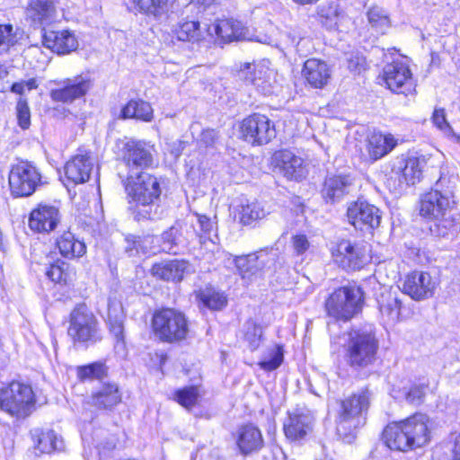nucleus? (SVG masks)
<instances>
[{"mask_svg": "<svg viewBox=\"0 0 460 460\" xmlns=\"http://www.w3.org/2000/svg\"><path fill=\"white\" fill-rule=\"evenodd\" d=\"M136 220H158L164 217L159 180L149 173L129 174L125 186Z\"/></svg>", "mask_w": 460, "mask_h": 460, "instance_id": "f257e3e1", "label": "nucleus"}, {"mask_svg": "<svg viewBox=\"0 0 460 460\" xmlns=\"http://www.w3.org/2000/svg\"><path fill=\"white\" fill-rule=\"evenodd\" d=\"M429 418L416 413L389 423L383 431V440L392 450L407 452L425 446L430 439Z\"/></svg>", "mask_w": 460, "mask_h": 460, "instance_id": "f03ea898", "label": "nucleus"}, {"mask_svg": "<svg viewBox=\"0 0 460 460\" xmlns=\"http://www.w3.org/2000/svg\"><path fill=\"white\" fill-rule=\"evenodd\" d=\"M371 399L370 390L363 387L341 401L336 429L343 442L352 443L357 430L366 424Z\"/></svg>", "mask_w": 460, "mask_h": 460, "instance_id": "7ed1b4c3", "label": "nucleus"}, {"mask_svg": "<svg viewBox=\"0 0 460 460\" xmlns=\"http://www.w3.org/2000/svg\"><path fill=\"white\" fill-rule=\"evenodd\" d=\"M458 184L457 176L441 173L434 188L420 198V216L428 219L446 222L455 204V190Z\"/></svg>", "mask_w": 460, "mask_h": 460, "instance_id": "20e7f679", "label": "nucleus"}, {"mask_svg": "<svg viewBox=\"0 0 460 460\" xmlns=\"http://www.w3.org/2000/svg\"><path fill=\"white\" fill-rule=\"evenodd\" d=\"M344 348L347 364L351 368L361 370L374 365L379 349L375 328L372 325H365L351 329Z\"/></svg>", "mask_w": 460, "mask_h": 460, "instance_id": "39448f33", "label": "nucleus"}, {"mask_svg": "<svg viewBox=\"0 0 460 460\" xmlns=\"http://www.w3.org/2000/svg\"><path fill=\"white\" fill-rule=\"evenodd\" d=\"M364 293L356 286L335 289L325 301L327 315L337 322H349L362 310Z\"/></svg>", "mask_w": 460, "mask_h": 460, "instance_id": "423d86ee", "label": "nucleus"}, {"mask_svg": "<svg viewBox=\"0 0 460 460\" xmlns=\"http://www.w3.org/2000/svg\"><path fill=\"white\" fill-rule=\"evenodd\" d=\"M152 329L161 341L174 343L187 338L189 322L181 311L163 307L155 311L152 317Z\"/></svg>", "mask_w": 460, "mask_h": 460, "instance_id": "0eeeda50", "label": "nucleus"}, {"mask_svg": "<svg viewBox=\"0 0 460 460\" xmlns=\"http://www.w3.org/2000/svg\"><path fill=\"white\" fill-rule=\"evenodd\" d=\"M35 402V394L29 385L13 381L0 389V410L16 419L30 416Z\"/></svg>", "mask_w": 460, "mask_h": 460, "instance_id": "6e6552de", "label": "nucleus"}, {"mask_svg": "<svg viewBox=\"0 0 460 460\" xmlns=\"http://www.w3.org/2000/svg\"><path fill=\"white\" fill-rule=\"evenodd\" d=\"M67 333L75 342L95 343L101 341L97 318L85 304L77 305L70 313Z\"/></svg>", "mask_w": 460, "mask_h": 460, "instance_id": "1a4fd4ad", "label": "nucleus"}, {"mask_svg": "<svg viewBox=\"0 0 460 460\" xmlns=\"http://www.w3.org/2000/svg\"><path fill=\"white\" fill-rule=\"evenodd\" d=\"M331 251L335 262L345 270H359L371 261L370 245L363 241L343 239Z\"/></svg>", "mask_w": 460, "mask_h": 460, "instance_id": "9d476101", "label": "nucleus"}, {"mask_svg": "<svg viewBox=\"0 0 460 460\" xmlns=\"http://www.w3.org/2000/svg\"><path fill=\"white\" fill-rule=\"evenodd\" d=\"M45 181L37 167L30 163L13 165L9 173V185L14 197H29Z\"/></svg>", "mask_w": 460, "mask_h": 460, "instance_id": "9b49d317", "label": "nucleus"}, {"mask_svg": "<svg viewBox=\"0 0 460 460\" xmlns=\"http://www.w3.org/2000/svg\"><path fill=\"white\" fill-rule=\"evenodd\" d=\"M241 134L247 143L262 146L276 137V129L274 123L266 115L253 113L242 121Z\"/></svg>", "mask_w": 460, "mask_h": 460, "instance_id": "f8f14e48", "label": "nucleus"}, {"mask_svg": "<svg viewBox=\"0 0 460 460\" xmlns=\"http://www.w3.org/2000/svg\"><path fill=\"white\" fill-rule=\"evenodd\" d=\"M382 76L386 87L394 93L408 95L415 88L412 73L403 61L395 60L386 64Z\"/></svg>", "mask_w": 460, "mask_h": 460, "instance_id": "ddd939ff", "label": "nucleus"}, {"mask_svg": "<svg viewBox=\"0 0 460 460\" xmlns=\"http://www.w3.org/2000/svg\"><path fill=\"white\" fill-rule=\"evenodd\" d=\"M153 146L145 141L129 140L123 147L122 159L128 168L129 174L144 173L142 171L154 164Z\"/></svg>", "mask_w": 460, "mask_h": 460, "instance_id": "4468645a", "label": "nucleus"}, {"mask_svg": "<svg viewBox=\"0 0 460 460\" xmlns=\"http://www.w3.org/2000/svg\"><path fill=\"white\" fill-rule=\"evenodd\" d=\"M240 80L252 84L257 92L269 96L275 92L276 81L273 71L261 64L244 63L237 74Z\"/></svg>", "mask_w": 460, "mask_h": 460, "instance_id": "2eb2a0df", "label": "nucleus"}, {"mask_svg": "<svg viewBox=\"0 0 460 460\" xmlns=\"http://www.w3.org/2000/svg\"><path fill=\"white\" fill-rule=\"evenodd\" d=\"M347 217L349 223L356 229L371 231L379 226L382 213L376 206L358 199L349 205Z\"/></svg>", "mask_w": 460, "mask_h": 460, "instance_id": "dca6fc26", "label": "nucleus"}, {"mask_svg": "<svg viewBox=\"0 0 460 460\" xmlns=\"http://www.w3.org/2000/svg\"><path fill=\"white\" fill-rule=\"evenodd\" d=\"M58 84L59 87L52 89L49 93L51 100L58 102L72 103L86 95L93 86V82L88 75H79L66 78Z\"/></svg>", "mask_w": 460, "mask_h": 460, "instance_id": "f3484780", "label": "nucleus"}, {"mask_svg": "<svg viewBox=\"0 0 460 460\" xmlns=\"http://www.w3.org/2000/svg\"><path fill=\"white\" fill-rule=\"evenodd\" d=\"M272 261H274V258H270L267 249L246 255L235 256L234 260L239 275L247 281H252L258 276H262L268 263Z\"/></svg>", "mask_w": 460, "mask_h": 460, "instance_id": "a211bd4d", "label": "nucleus"}, {"mask_svg": "<svg viewBox=\"0 0 460 460\" xmlns=\"http://www.w3.org/2000/svg\"><path fill=\"white\" fill-rule=\"evenodd\" d=\"M436 281L426 271L414 270L405 276L402 292L416 301L424 300L434 295Z\"/></svg>", "mask_w": 460, "mask_h": 460, "instance_id": "6ab92c4d", "label": "nucleus"}, {"mask_svg": "<svg viewBox=\"0 0 460 460\" xmlns=\"http://www.w3.org/2000/svg\"><path fill=\"white\" fill-rule=\"evenodd\" d=\"M61 219V214L58 207L40 203L29 215V227L36 233H49L54 231Z\"/></svg>", "mask_w": 460, "mask_h": 460, "instance_id": "aec40b11", "label": "nucleus"}, {"mask_svg": "<svg viewBox=\"0 0 460 460\" xmlns=\"http://www.w3.org/2000/svg\"><path fill=\"white\" fill-rule=\"evenodd\" d=\"M124 322L125 314L122 305L117 301L109 300L107 324L115 341L114 350L119 357H125L127 354Z\"/></svg>", "mask_w": 460, "mask_h": 460, "instance_id": "412c9836", "label": "nucleus"}, {"mask_svg": "<svg viewBox=\"0 0 460 460\" xmlns=\"http://www.w3.org/2000/svg\"><path fill=\"white\" fill-rule=\"evenodd\" d=\"M43 46L58 55H66L78 48L75 33L69 30L53 31L42 28Z\"/></svg>", "mask_w": 460, "mask_h": 460, "instance_id": "4be33fe9", "label": "nucleus"}, {"mask_svg": "<svg viewBox=\"0 0 460 460\" xmlns=\"http://www.w3.org/2000/svg\"><path fill=\"white\" fill-rule=\"evenodd\" d=\"M121 400L122 394L118 384L108 382L93 390L86 403L99 411H111L121 402Z\"/></svg>", "mask_w": 460, "mask_h": 460, "instance_id": "5701e85b", "label": "nucleus"}, {"mask_svg": "<svg viewBox=\"0 0 460 460\" xmlns=\"http://www.w3.org/2000/svg\"><path fill=\"white\" fill-rule=\"evenodd\" d=\"M354 178L350 174H333L325 178L322 195L326 202L335 203L350 192Z\"/></svg>", "mask_w": 460, "mask_h": 460, "instance_id": "b1692460", "label": "nucleus"}, {"mask_svg": "<svg viewBox=\"0 0 460 460\" xmlns=\"http://www.w3.org/2000/svg\"><path fill=\"white\" fill-rule=\"evenodd\" d=\"M245 31L243 23L233 18L217 20L207 27L208 35L216 36L224 43L244 39Z\"/></svg>", "mask_w": 460, "mask_h": 460, "instance_id": "393cba45", "label": "nucleus"}, {"mask_svg": "<svg viewBox=\"0 0 460 460\" xmlns=\"http://www.w3.org/2000/svg\"><path fill=\"white\" fill-rule=\"evenodd\" d=\"M428 159L424 155L408 156L398 162V166L394 168V172L399 174V181L406 185H414L419 182L422 177V172L426 167Z\"/></svg>", "mask_w": 460, "mask_h": 460, "instance_id": "a878e982", "label": "nucleus"}, {"mask_svg": "<svg viewBox=\"0 0 460 460\" xmlns=\"http://www.w3.org/2000/svg\"><path fill=\"white\" fill-rule=\"evenodd\" d=\"M273 163L287 179L299 181L304 177L303 159L289 150L276 152Z\"/></svg>", "mask_w": 460, "mask_h": 460, "instance_id": "bb28decb", "label": "nucleus"}, {"mask_svg": "<svg viewBox=\"0 0 460 460\" xmlns=\"http://www.w3.org/2000/svg\"><path fill=\"white\" fill-rule=\"evenodd\" d=\"M302 75L311 87L322 89L327 85L332 70L325 61L310 58L304 63Z\"/></svg>", "mask_w": 460, "mask_h": 460, "instance_id": "cd10ccee", "label": "nucleus"}, {"mask_svg": "<svg viewBox=\"0 0 460 460\" xmlns=\"http://www.w3.org/2000/svg\"><path fill=\"white\" fill-rule=\"evenodd\" d=\"M313 421L309 413L298 410L289 412L284 422V433L290 440L302 439L312 430Z\"/></svg>", "mask_w": 460, "mask_h": 460, "instance_id": "c85d7f7f", "label": "nucleus"}, {"mask_svg": "<svg viewBox=\"0 0 460 460\" xmlns=\"http://www.w3.org/2000/svg\"><path fill=\"white\" fill-rule=\"evenodd\" d=\"M93 164L88 154L73 156L65 165L66 179L74 184L84 183L90 179Z\"/></svg>", "mask_w": 460, "mask_h": 460, "instance_id": "c756f323", "label": "nucleus"}, {"mask_svg": "<svg viewBox=\"0 0 460 460\" xmlns=\"http://www.w3.org/2000/svg\"><path fill=\"white\" fill-rule=\"evenodd\" d=\"M162 252L168 254H180L189 244V241L183 234L182 226L176 222L159 236Z\"/></svg>", "mask_w": 460, "mask_h": 460, "instance_id": "7c9ffc66", "label": "nucleus"}, {"mask_svg": "<svg viewBox=\"0 0 460 460\" xmlns=\"http://www.w3.org/2000/svg\"><path fill=\"white\" fill-rule=\"evenodd\" d=\"M189 268L190 263L185 260H172L154 264L151 274L163 280L180 282L189 272Z\"/></svg>", "mask_w": 460, "mask_h": 460, "instance_id": "2f4dec72", "label": "nucleus"}, {"mask_svg": "<svg viewBox=\"0 0 460 460\" xmlns=\"http://www.w3.org/2000/svg\"><path fill=\"white\" fill-rule=\"evenodd\" d=\"M236 444L243 455L259 451L264 445L262 434L253 424H245L237 431Z\"/></svg>", "mask_w": 460, "mask_h": 460, "instance_id": "473e14b6", "label": "nucleus"}, {"mask_svg": "<svg viewBox=\"0 0 460 460\" xmlns=\"http://www.w3.org/2000/svg\"><path fill=\"white\" fill-rule=\"evenodd\" d=\"M59 253L66 259L72 260L84 256L86 245L83 240L76 237L70 230L64 231L56 240Z\"/></svg>", "mask_w": 460, "mask_h": 460, "instance_id": "72a5a7b5", "label": "nucleus"}, {"mask_svg": "<svg viewBox=\"0 0 460 460\" xmlns=\"http://www.w3.org/2000/svg\"><path fill=\"white\" fill-rule=\"evenodd\" d=\"M27 16L35 24H49L55 20V4L52 0H31L27 7Z\"/></svg>", "mask_w": 460, "mask_h": 460, "instance_id": "f704fd0d", "label": "nucleus"}, {"mask_svg": "<svg viewBox=\"0 0 460 460\" xmlns=\"http://www.w3.org/2000/svg\"><path fill=\"white\" fill-rule=\"evenodd\" d=\"M119 119H135L145 122L153 119V108L142 99H131L122 106L118 116Z\"/></svg>", "mask_w": 460, "mask_h": 460, "instance_id": "c9c22d12", "label": "nucleus"}, {"mask_svg": "<svg viewBox=\"0 0 460 460\" xmlns=\"http://www.w3.org/2000/svg\"><path fill=\"white\" fill-rule=\"evenodd\" d=\"M379 312L387 323H395L400 316L402 300L398 297L397 292L387 291L382 293L377 300Z\"/></svg>", "mask_w": 460, "mask_h": 460, "instance_id": "e433bc0d", "label": "nucleus"}, {"mask_svg": "<svg viewBox=\"0 0 460 460\" xmlns=\"http://www.w3.org/2000/svg\"><path fill=\"white\" fill-rule=\"evenodd\" d=\"M397 146V139L392 134L375 133L368 140V153L373 160H378L389 154Z\"/></svg>", "mask_w": 460, "mask_h": 460, "instance_id": "4c0bfd02", "label": "nucleus"}, {"mask_svg": "<svg viewBox=\"0 0 460 460\" xmlns=\"http://www.w3.org/2000/svg\"><path fill=\"white\" fill-rule=\"evenodd\" d=\"M31 435L35 447L40 453L49 454L62 448V440L58 438L57 434L52 429H34L31 431Z\"/></svg>", "mask_w": 460, "mask_h": 460, "instance_id": "58836bf2", "label": "nucleus"}, {"mask_svg": "<svg viewBox=\"0 0 460 460\" xmlns=\"http://www.w3.org/2000/svg\"><path fill=\"white\" fill-rule=\"evenodd\" d=\"M131 4L132 12L158 19L166 13L168 0H131Z\"/></svg>", "mask_w": 460, "mask_h": 460, "instance_id": "ea45409f", "label": "nucleus"}, {"mask_svg": "<svg viewBox=\"0 0 460 460\" xmlns=\"http://www.w3.org/2000/svg\"><path fill=\"white\" fill-rule=\"evenodd\" d=\"M76 375L81 382L102 380L108 375V367L104 363L95 361L77 367Z\"/></svg>", "mask_w": 460, "mask_h": 460, "instance_id": "a19ab883", "label": "nucleus"}, {"mask_svg": "<svg viewBox=\"0 0 460 460\" xmlns=\"http://www.w3.org/2000/svg\"><path fill=\"white\" fill-rule=\"evenodd\" d=\"M72 275L73 269L70 264L59 259L51 263L46 270V276L58 284H67Z\"/></svg>", "mask_w": 460, "mask_h": 460, "instance_id": "79ce46f5", "label": "nucleus"}, {"mask_svg": "<svg viewBox=\"0 0 460 460\" xmlns=\"http://www.w3.org/2000/svg\"><path fill=\"white\" fill-rule=\"evenodd\" d=\"M266 211L263 207L257 201L247 202L242 204L238 210V217L240 223L243 226H252L258 220L265 217Z\"/></svg>", "mask_w": 460, "mask_h": 460, "instance_id": "37998d69", "label": "nucleus"}, {"mask_svg": "<svg viewBox=\"0 0 460 460\" xmlns=\"http://www.w3.org/2000/svg\"><path fill=\"white\" fill-rule=\"evenodd\" d=\"M174 33L179 40L197 42L202 40L203 31L198 21H185L180 22Z\"/></svg>", "mask_w": 460, "mask_h": 460, "instance_id": "c03bdc74", "label": "nucleus"}, {"mask_svg": "<svg viewBox=\"0 0 460 460\" xmlns=\"http://www.w3.org/2000/svg\"><path fill=\"white\" fill-rule=\"evenodd\" d=\"M197 296L205 307L215 311L222 310L227 304L225 294L213 288L200 290Z\"/></svg>", "mask_w": 460, "mask_h": 460, "instance_id": "a18cd8bd", "label": "nucleus"}, {"mask_svg": "<svg viewBox=\"0 0 460 460\" xmlns=\"http://www.w3.org/2000/svg\"><path fill=\"white\" fill-rule=\"evenodd\" d=\"M284 360V349L280 344H275L269 348L263 356V358L258 363L261 369L264 371H273L279 368Z\"/></svg>", "mask_w": 460, "mask_h": 460, "instance_id": "49530a36", "label": "nucleus"}, {"mask_svg": "<svg viewBox=\"0 0 460 460\" xmlns=\"http://www.w3.org/2000/svg\"><path fill=\"white\" fill-rule=\"evenodd\" d=\"M285 35L289 44L296 49L299 55L305 56L309 52L312 41L308 37H305L301 29L291 28Z\"/></svg>", "mask_w": 460, "mask_h": 460, "instance_id": "de8ad7c7", "label": "nucleus"}, {"mask_svg": "<svg viewBox=\"0 0 460 460\" xmlns=\"http://www.w3.org/2000/svg\"><path fill=\"white\" fill-rule=\"evenodd\" d=\"M367 20L372 28L381 34L385 33L386 30L390 27V19L386 12L378 6L368 10Z\"/></svg>", "mask_w": 460, "mask_h": 460, "instance_id": "09e8293b", "label": "nucleus"}, {"mask_svg": "<svg viewBox=\"0 0 460 460\" xmlns=\"http://www.w3.org/2000/svg\"><path fill=\"white\" fill-rule=\"evenodd\" d=\"M261 337L262 328L260 324L256 323L253 320L245 322L243 324V338L252 351L259 348Z\"/></svg>", "mask_w": 460, "mask_h": 460, "instance_id": "8fccbe9b", "label": "nucleus"}, {"mask_svg": "<svg viewBox=\"0 0 460 460\" xmlns=\"http://www.w3.org/2000/svg\"><path fill=\"white\" fill-rule=\"evenodd\" d=\"M19 30L12 24H0V54H6L12 47L18 43Z\"/></svg>", "mask_w": 460, "mask_h": 460, "instance_id": "3c124183", "label": "nucleus"}, {"mask_svg": "<svg viewBox=\"0 0 460 460\" xmlns=\"http://www.w3.org/2000/svg\"><path fill=\"white\" fill-rule=\"evenodd\" d=\"M432 121L447 137L453 138L456 143H460V135L454 131L453 128L447 120L445 109H435L432 115Z\"/></svg>", "mask_w": 460, "mask_h": 460, "instance_id": "603ef678", "label": "nucleus"}, {"mask_svg": "<svg viewBox=\"0 0 460 460\" xmlns=\"http://www.w3.org/2000/svg\"><path fill=\"white\" fill-rule=\"evenodd\" d=\"M199 397V392L197 386L190 385L178 389L174 393L175 401L184 408L194 406Z\"/></svg>", "mask_w": 460, "mask_h": 460, "instance_id": "864d4df0", "label": "nucleus"}, {"mask_svg": "<svg viewBox=\"0 0 460 460\" xmlns=\"http://www.w3.org/2000/svg\"><path fill=\"white\" fill-rule=\"evenodd\" d=\"M195 216L197 217L198 224L200 232L203 235L200 236V238L205 237L211 242L214 243V240L212 238V235L217 237V223L216 221V217L214 218L208 217L206 215L195 213Z\"/></svg>", "mask_w": 460, "mask_h": 460, "instance_id": "5fc2aeb1", "label": "nucleus"}, {"mask_svg": "<svg viewBox=\"0 0 460 460\" xmlns=\"http://www.w3.org/2000/svg\"><path fill=\"white\" fill-rule=\"evenodd\" d=\"M318 16L320 23L327 30L333 31L338 28L339 13L336 7L321 8Z\"/></svg>", "mask_w": 460, "mask_h": 460, "instance_id": "6e6d98bb", "label": "nucleus"}, {"mask_svg": "<svg viewBox=\"0 0 460 460\" xmlns=\"http://www.w3.org/2000/svg\"><path fill=\"white\" fill-rule=\"evenodd\" d=\"M16 117L18 125L22 129L31 126V110L26 97H19L16 102Z\"/></svg>", "mask_w": 460, "mask_h": 460, "instance_id": "4d7b16f0", "label": "nucleus"}, {"mask_svg": "<svg viewBox=\"0 0 460 460\" xmlns=\"http://www.w3.org/2000/svg\"><path fill=\"white\" fill-rule=\"evenodd\" d=\"M140 252L143 255L162 252L159 236L153 234L140 235Z\"/></svg>", "mask_w": 460, "mask_h": 460, "instance_id": "13d9d810", "label": "nucleus"}, {"mask_svg": "<svg viewBox=\"0 0 460 460\" xmlns=\"http://www.w3.org/2000/svg\"><path fill=\"white\" fill-rule=\"evenodd\" d=\"M39 87V82L37 78L32 77L28 80H21L13 83L10 86V92L20 95L19 97H24L25 91H31Z\"/></svg>", "mask_w": 460, "mask_h": 460, "instance_id": "bf43d9fd", "label": "nucleus"}, {"mask_svg": "<svg viewBox=\"0 0 460 460\" xmlns=\"http://www.w3.org/2000/svg\"><path fill=\"white\" fill-rule=\"evenodd\" d=\"M292 245L296 256H302L309 249L310 243L305 234H296L292 237Z\"/></svg>", "mask_w": 460, "mask_h": 460, "instance_id": "052dcab7", "label": "nucleus"}, {"mask_svg": "<svg viewBox=\"0 0 460 460\" xmlns=\"http://www.w3.org/2000/svg\"><path fill=\"white\" fill-rule=\"evenodd\" d=\"M125 252L128 256H136L141 254L140 235L128 234L125 237Z\"/></svg>", "mask_w": 460, "mask_h": 460, "instance_id": "680f3d73", "label": "nucleus"}, {"mask_svg": "<svg viewBox=\"0 0 460 460\" xmlns=\"http://www.w3.org/2000/svg\"><path fill=\"white\" fill-rule=\"evenodd\" d=\"M425 393L423 387L414 385L406 393L405 398L409 403L420 405L423 402Z\"/></svg>", "mask_w": 460, "mask_h": 460, "instance_id": "e2e57ef3", "label": "nucleus"}, {"mask_svg": "<svg viewBox=\"0 0 460 460\" xmlns=\"http://www.w3.org/2000/svg\"><path fill=\"white\" fill-rule=\"evenodd\" d=\"M453 460H460V433L456 435L452 447Z\"/></svg>", "mask_w": 460, "mask_h": 460, "instance_id": "0e129e2a", "label": "nucleus"}, {"mask_svg": "<svg viewBox=\"0 0 460 460\" xmlns=\"http://www.w3.org/2000/svg\"><path fill=\"white\" fill-rule=\"evenodd\" d=\"M8 76V70L6 67L0 66V93H4L8 88V83L5 81Z\"/></svg>", "mask_w": 460, "mask_h": 460, "instance_id": "69168bd1", "label": "nucleus"}, {"mask_svg": "<svg viewBox=\"0 0 460 460\" xmlns=\"http://www.w3.org/2000/svg\"><path fill=\"white\" fill-rule=\"evenodd\" d=\"M216 133L214 130H204L201 134V140L205 142L207 146H210L214 143Z\"/></svg>", "mask_w": 460, "mask_h": 460, "instance_id": "338daca9", "label": "nucleus"}, {"mask_svg": "<svg viewBox=\"0 0 460 460\" xmlns=\"http://www.w3.org/2000/svg\"><path fill=\"white\" fill-rule=\"evenodd\" d=\"M197 4L203 5L204 7H209L215 0H194Z\"/></svg>", "mask_w": 460, "mask_h": 460, "instance_id": "774afa93", "label": "nucleus"}]
</instances>
